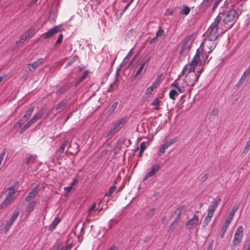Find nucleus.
<instances>
[{
    "label": "nucleus",
    "instance_id": "412c9836",
    "mask_svg": "<svg viewBox=\"0 0 250 250\" xmlns=\"http://www.w3.org/2000/svg\"><path fill=\"white\" fill-rule=\"evenodd\" d=\"M145 63H142L134 75V79L140 78L143 71Z\"/></svg>",
    "mask_w": 250,
    "mask_h": 250
},
{
    "label": "nucleus",
    "instance_id": "2eb2a0df",
    "mask_svg": "<svg viewBox=\"0 0 250 250\" xmlns=\"http://www.w3.org/2000/svg\"><path fill=\"white\" fill-rule=\"evenodd\" d=\"M221 201L222 200L220 197H217L216 200L213 202L212 204L208 207V213L213 215L214 211L216 210Z\"/></svg>",
    "mask_w": 250,
    "mask_h": 250
},
{
    "label": "nucleus",
    "instance_id": "72a5a7b5",
    "mask_svg": "<svg viewBox=\"0 0 250 250\" xmlns=\"http://www.w3.org/2000/svg\"><path fill=\"white\" fill-rule=\"evenodd\" d=\"M161 102V100L158 98L155 99L153 102H152L151 104L154 106V108L156 109H159V105Z\"/></svg>",
    "mask_w": 250,
    "mask_h": 250
},
{
    "label": "nucleus",
    "instance_id": "2f4dec72",
    "mask_svg": "<svg viewBox=\"0 0 250 250\" xmlns=\"http://www.w3.org/2000/svg\"><path fill=\"white\" fill-rule=\"evenodd\" d=\"M19 215V212L17 211H15L12 214V216L10 217L9 221H8L10 224H13Z\"/></svg>",
    "mask_w": 250,
    "mask_h": 250
},
{
    "label": "nucleus",
    "instance_id": "052dcab7",
    "mask_svg": "<svg viewBox=\"0 0 250 250\" xmlns=\"http://www.w3.org/2000/svg\"><path fill=\"white\" fill-rule=\"evenodd\" d=\"M159 84V83L157 81V80H156L151 85V87H152V88L154 89H155L156 88H157V87L158 86Z\"/></svg>",
    "mask_w": 250,
    "mask_h": 250
},
{
    "label": "nucleus",
    "instance_id": "0eeeda50",
    "mask_svg": "<svg viewBox=\"0 0 250 250\" xmlns=\"http://www.w3.org/2000/svg\"><path fill=\"white\" fill-rule=\"evenodd\" d=\"M216 45V40H210V39L207 38L202 42L201 46L202 49L209 53L215 48Z\"/></svg>",
    "mask_w": 250,
    "mask_h": 250
},
{
    "label": "nucleus",
    "instance_id": "4468645a",
    "mask_svg": "<svg viewBox=\"0 0 250 250\" xmlns=\"http://www.w3.org/2000/svg\"><path fill=\"white\" fill-rule=\"evenodd\" d=\"M161 168L160 164L153 165L150 170L148 171L144 177L143 181L146 180L148 178L154 176Z\"/></svg>",
    "mask_w": 250,
    "mask_h": 250
},
{
    "label": "nucleus",
    "instance_id": "e433bc0d",
    "mask_svg": "<svg viewBox=\"0 0 250 250\" xmlns=\"http://www.w3.org/2000/svg\"><path fill=\"white\" fill-rule=\"evenodd\" d=\"M190 10V8L187 5L183 6L182 12L184 15H188L189 13Z\"/></svg>",
    "mask_w": 250,
    "mask_h": 250
},
{
    "label": "nucleus",
    "instance_id": "a19ab883",
    "mask_svg": "<svg viewBox=\"0 0 250 250\" xmlns=\"http://www.w3.org/2000/svg\"><path fill=\"white\" fill-rule=\"evenodd\" d=\"M39 66V63H28V68L30 70H34Z\"/></svg>",
    "mask_w": 250,
    "mask_h": 250
},
{
    "label": "nucleus",
    "instance_id": "4d7b16f0",
    "mask_svg": "<svg viewBox=\"0 0 250 250\" xmlns=\"http://www.w3.org/2000/svg\"><path fill=\"white\" fill-rule=\"evenodd\" d=\"M154 90V89L151 86H149L147 88L146 90V94H150Z\"/></svg>",
    "mask_w": 250,
    "mask_h": 250
},
{
    "label": "nucleus",
    "instance_id": "f704fd0d",
    "mask_svg": "<svg viewBox=\"0 0 250 250\" xmlns=\"http://www.w3.org/2000/svg\"><path fill=\"white\" fill-rule=\"evenodd\" d=\"M250 149V141H247L242 151L243 154H246Z\"/></svg>",
    "mask_w": 250,
    "mask_h": 250
},
{
    "label": "nucleus",
    "instance_id": "6ab92c4d",
    "mask_svg": "<svg viewBox=\"0 0 250 250\" xmlns=\"http://www.w3.org/2000/svg\"><path fill=\"white\" fill-rule=\"evenodd\" d=\"M68 144V141L65 140L64 141L60 147L59 149L57 151V153L60 156H62V155L63 154L64 149Z\"/></svg>",
    "mask_w": 250,
    "mask_h": 250
},
{
    "label": "nucleus",
    "instance_id": "473e14b6",
    "mask_svg": "<svg viewBox=\"0 0 250 250\" xmlns=\"http://www.w3.org/2000/svg\"><path fill=\"white\" fill-rule=\"evenodd\" d=\"M36 202L34 201L31 202L29 205L26 207V210L29 212H32L35 206Z\"/></svg>",
    "mask_w": 250,
    "mask_h": 250
},
{
    "label": "nucleus",
    "instance_id": "4c0bfd02",
    "mask_svg": "<svg viewBox=\"0 0 250 250\" xmlns=\"http://www.w3.org/2000/svg\"><path fill=\"white\" fill-rule=\"evenodd\" d=\"M116 187L115 186H113L111 188H110L108 189V192L105 194V196L108 197H110L112 195L113 192L115 191Z\"/></svg>",
    "mask_w": 250,
    "mask_h": 250
},
{
    "label": "nucleus",
    "instance_id": "603ef678",
    "mask_svg": "<svg viewBox=\"0 0 250 250\" xmlns=\"http://www.w3.org/2000/svg\"><path fill=\"white\" fill-rule=\"evenodd\" d=\"M245 81V79L241 77L240 80L238 81V83L235 85V86H237V87L240 86Z\"/></svg>",
    "mask_w": 250,
    "mask_h": 250
},
{
    "label": "nucleus",
    "instance_id": "c03bdc74",
    "mask_svg": "<svg viewBox=\"0 0 250 250\" xmlns=\"http://www.w3.org/2000/svg\"><path fill=\"white\" fill-rule=\"evenodd\" d=\"M242 8H243V4H241L240 5H239L237 8V11H236V15H237V17L238 16V15H239L240 14H241V13L242 12Z\"/></svg>",
    "mask_w": 250,
    "mask_h": 250
},
{
    "label": "nucleus",
    "instance_id": "393cba45",
    "mask_svg": "<svg viewBox=\"0 0 250 250\" xmlns=\"http://www.w3.org/2000/svg\"><path fill=\"white\" fill-rule=\"evenodd\" d=\"M12 225L10 224V223H9L8 221L5 220L2 223L3 228L1 229H4L5 233H6L8 231Z\"/></svg>",
    "mask_w": 250,
    "mask_h": 250
},
{
    "label": "nucleus",
    "instance_id": "de8ad7c7",
    "mask_svg": "<svg viewBox=\"0 0 250 250\" xmlns=\"http://www.w3.org/2000/svg\"><path fill=\"white\" fill-rule=\"evenodd\" d=\"M155 208H151L150 209H149L147 213H146V215L149 216V217H151L153 215H154V212H155Z\"/></svg>",
    "mask_w": 250,
    "mask_h": 250
},
{
    "label": "nucleus",
    "instance_id": "3c124183",
    "mask_svg": "<svg viewBox=\"0 0 250 250\" xmlns=\"http://www.w3.org/2000/svg\"><path fill=\"white\" fill-rule=\"evenodd\" d=\"M174 13V10L171 9H167L165 15L166 16L172 15Z\"/></svg>",
    "mask_w": 250,
    "mask_h": 250
},
{
    "label": "nucleus",
    "instance_id": "37998d69",
    "mask_svg": "<svg viewBox=\"0 0 250 250\" xmlns=\"http://www.w3.org/2000/svg\"><path fill=\"white\" fill-rule=\"evenodd\" d=\"M118 103L117 102H115L109 108V110L112 112H113L115 109L117 108Z\"/></svg>",
    "mask_w": 250,
    "mask_h": 250
},
{
    "label": "nucleus",
    "instance_id": "13d9d810",
    "mask_svg": "<svg viewBox=\"0 0 250 250\" xmlns=\"http://www.w3.org/2000/svg\"><path fill=\"white\" fill-rule=\"evenodd\" d=\"M208 178V174L207 173H206L202 177V178L201 179V181L202 182H204L205 181H206L207 180Z\"/></svg>",
    "mask_w": 250,
    "mask_h": 250
},
{
    "label": "nucleus",
    "instance_id": "b1692460",
    "mask_svg": "<svg viewBox=\"0 0 250 250\" xmlns=\"http://www.w3.org/2000/svg\"><path fill=\"white\" fill-rule=\"evenodd\" d=\"M213 216V215L209 214L208 213H207V216L205 217L203 222V226L204 228H205L210 222L211 221V218Z\"/></svg>",
    "mask_w": 250,
    "mask_h": 250
},
{
    "label": "nucleus",
    "instance_id": "8fccbe9b",
    "mask_svg": "<svg viewBox=\"0 0 250 250\" xmlns=\"http://www.w3.org/2000/svg\"><path fill=\"white\" fill-rule=\"evenodd\" d=\"M118 222V221L117 220H116V219H111V220H110L109 222V227L110 228H112V227L114 225H115L116 223H117Z\"/></svg>",
    "mask_w": 250,
    "mask_h": 250
},
{
    "label": "nucleus",
    "instance_id": "9b49d317",
    "mask_svg": "<svg viewBox=\"0 0 250 250\" xmlns=\"http://www.w3.org/2000/svg\"><path fill=\"white\" fill-rule=\"evenodd\" d=\"M244 229L242 226H239L236 229L234 234L233 244L238 245L242 241L243 236Z\"/></svg>",
    "mask_w": 250,
    "mask_h": 250
},
{
    "label": "nucleus",
    "instance_id": "a878e982",
    "mask_svg": "<svg viewBox=\"0 0 250 250\" xmlns=\"http://www.w3.org/2000/svg\"><path fill=\"white\" fill-rule=\"evenodd\" d=\"M186 209L185 206H181L180 207L178 208L175 210V213H177V216L176 218H178L179 220L181 218V214L183 210H185Z\"/></svg>",
    "mask_w": 250,
    "mask_h": 250
},
{
    "label": "nucleus",
    "instance_id": "774afa93",
    "mask_svg": "<svg viewBox=\"0 0 250 250\" xmlns=\"http://www.w3.org/2000/svg\"><path fill=\"white\" fill-rule=\"evenodd\" d=\"M56 250H64L63 247L62 245H58L56 248Z\"/></svg>",
    "mask_w": 250,
    "mask_h": 250
},
{
    "label": "nucleus",
    "instance_id": "20e7f679",
    "mask_svg": "<svg viewBox=\"0 0 250 250\" xmlns=\"http://www.w3.org/2000/svg\"><path fill=\"white\" fill-rule=\"evenodd\" d=\"M44 114V111L42 109L39 110L33 116V117L21 128L20 131V134L23 133L26 129L29 128L32 125L35 124L37 121L41 119Z\"/></svg>",
    "mask_w": 250,
    "mask_h": 250
},
{
    "label": "nucleus",
    "instance_id": "c85d7f7f",
    "mask_svg": "<svg viewBox=\"0 0 250 250\" xmlns=\"http://www.w3.org/2000/svg\"><path fill=\"white\" fill-rule=\"evenodd\" d=\"M176 89H172L170 91L169 93V98L172 100L175 99V97L178 95V93Z\"/></svg>",
    "mask_w": 250,
    "mask_h": 250
},
{
    "label": "nucleus",
    "instance_id": "69168bd1",
    "mask_svg": "<svg viewBox=\"0 0 250 250\" xmlns=\"http://www.w3.org/2000/svg\"><path fill=\"white\" fill-rule=\"evenodd\" d=\"M72 247H73L72 244L70 243V244L67 245V246H66V247L64 250H70L71 249V248H72Z\"/></svg>",
    "mask_w": 250,
    "mask_h": 250
},
{
    "label": "nucleus",
    "instance_id": "423d86ee",
    "mask_svg": "<svg viewBox=\"0 0 250 250\" xmlns=\"http://www.w3.org/2000/svg\"><path fill=\"white\" fill-rule=\"evenodd\" d=\"M193 41V37L192 35L186 38L179 51V53L188 54Z\"/></svg>",
    "mask_w": 250,
    "mask_h": 250
},
{
    "label": "nucleus",
    "instance_id": "1a4fd4ad",
    "mask_svg": "<svg viewBox=\"0 0 250 250\" xmlns=\"http://www.w3.org/2000/svg\"><path fill=\"white\" fill-rule=\"evenodd\" d=\"M201 222V220L199 219V217L196 214H194L192 217L187 222L186 226L188 229H195Z\"/></svg>",
    "mask_w": 250,
    "mask_h": 250
},
{
    "label": "nucleus",
    "instance_id": "e2e57ef3",
    "mask_svg": "<svg viewBox=\"0 0 250 250\" xmlns=\"http://www.w3.org/2000/svg\"><path fill=\"white\" fill-rule=\"evenodd\" d=\"M132 2H130V1L129 2H128L125 6V7L124 8L123 10H122V13H124L125 12L126 9L128 8V7L130 6V4Z\"/></svg>",
    "mask_w": 250,
    "mask_h": 250
},
{
    "label": "nucleus",
    "instance_id": "a18cd8bd",
    "mask_svg": "<svg viewBox=\"0 0 250 250\" xmlns=\"http://www.w3.org/2000/svg\"><path fill=\"white\" fill-rule=\"evenodd\" d=\"M165 35V31L164 30L162 29L161 28H160V29L158 30V31L157 32L156 34V38L159 37H162L164 36Z\"/></svg>",
    "mask_w": 250,
    "mask_h": 250
},
{
    "label": "nucleus",
    "instance_id": "bb28decb",
    "mask_svg": "<svg viewBox=\"0 0 250 250\" xmlns=\"http://www.w3.org/2000/svg\"><path fill=\"white\" fill-rule=\"evenodd\" d=\"M37 158L36 155L30 154L26 161V164L29 165L35 162Z\"/></svg>",
    "mask_w": 250,
    "mask_h": 250
},
{
    "label": "nucleus",
    "instance_id": "0e129e2a",
    "mask_svg": "<svg viewBox=\"0 0 250 250\" xmlns=\"http://www.w3.org/2000/svg\"><path fill=\"white\" fill-rule=\"evenodd\" d=\"M221 1L222 0H215L213 6L214 7H217Z\"/></svg>",
    "mask_w": 250,
    "mask_h": 250
},
{
    "label": "nucleus",
    "instance_id": "c9c22d12",
    "mask_svg": "<svg viewBox=\"0 0 250 250\" xmlns=\"http://www.w3.org/2000/svg\"><path fill=\"white\" fill-rule=\"evenodd\" d=\"M90 73V71L89 70H86L83 74L82 76L79 78L78 80V83H80L83 81L87 76V75Z\"/></svg>",
    "mask_w": 250,
    "mask_h": 250
},
{
    "label": "nucleus",
    "instance_id": "4be33fe9",
    "mask_svg": "<svg viewBox=\"0 0 250 250\" xmlns=\"http://www.w3.org/2000/svg\"><path fill=\"white\" fill-rule=\"evenodd\" d=\"M67 104V101L64 99L61 101L56 106V109L57 110H62Z\"/></svg>",
    "mask_w": 250,
    "mask_h": 250
},
{
    "label": "nucleus",
    "instance_id": "9d476101",
    "mask_svg": "<svg viewBox=\"0 0 250 250\" xmlns=\"http://www.w3.org/2000/svg\"><path fill=\"white\" fill-rule=\"evenodd\" d=\"M173 85L176 87L179 93L185 92L188 87L190 86L187 83L185 78L184 79H179L173 83Z\"/></svg>",
    "mask_w": 250,
    "mask_h": 250
},
{
    "label": "nucleus",
    "instance_id": "f8f14e48",
    "mask_svg": "<svg viewBox=\"0 0 250 250\" xmlns=\"http://www.w3.org/2000/svg\"><path fill=\"white\" fill-rule=\"evenodd\" d=\"M208 58V56L206 54L204 53L202 51L198 49L196 55L192 60V62H205Z\"/></svg>",
    "mask_w": 250,
    "mask_h": 250
},
{
    "label": "nucleus",
    "instance_id": "ddd939ff",
    "mask_svg": "<svg viewBox=\"0 0 250 250\" xmlns=\"http://www.w3.org/2000/svg\"><path fill=\"white\" fill-rule=\"evenodd\" d=\"M61 25L55 26L47 32L42 34V37L44 39H49L60 32L61 31Z\"/></svg>",
    "mask_w": 250,
    "mask_h": 250
},
{
    "label": "nucleus",
    "instance_id": "680f3d73",
    "mask_svg": "<svg viewBox=\"0 0 250 250\" xmlns=\"http://www.w3.org/2000/svg\"><path fill=\"white\" fill-rule=\"evenodd\" d=\"M72 188H73L72 186H71L70 185V186L64 187V190H65V191H67V192H70Z\"/></svg>",
    "mask_w": 250,
    "mask_h": 250
},
{
    "label": "nucleus",
    "instance_id": "5701e85b",
    "mask_svg": "<svg viewBox=\"0 0 250 250\" xmlns=\"http://www.w3.org/2000/svg\"><path fill=\"white\" fill-rule=\"evenodd\" d=\"M36 33L35 29L31 28L27 30L26 32L24 33V34L27 38L29 39L32 37Z\"/></svg>",
    "mask_w": 250,
    "mask_h": 250
},
{
    "label": "nucleus",
    "instance_id": "a211bd4d",
    "mask_svg": "<svg viewBox=\"0 0 250 250\" xmlns=\"http://www.w3.org/2000/svg\"><path fill=\"white\" fill-rule=\"evenodd\" d=\"M14 199V197L6 196L3 202L0 204V209L6 207L8 204L11 203Z\"/></svg>",
    "mask_w": 250,
    "mask_h": 250
},
{
    "label": "nucleus",
    "instance_id": "c756f323",
    "mask_svg": "<svg viewBox=\"0 0 250 250\" xmlns=\"http://www.w3.org/2000/svg\"><path fill=\"white\" fill-rule=\"evenodd\" d=\"M25 121L23 120V119L18 121L14 125V128L16 129H18L21 128L22 125L24 124Z\"/></svg>",
    "mask_w": 250,
    "mask_h": 250
},
{
    "label": "nucleus",
    "instance_id": "f257e3e1",
    "mask_svg": "<svg viewBox=\"0 0 250 250\" xmlns=\"http://www.w3.org/2000/svg\"><path fill=\"white\" fill-rule=\"evenodd\" d=\"M203 63H187L182 70V74L186 75L187 83L193 86L197 82L202 72Z\"/></svg>",
    "mask_w": 250,
    "mask_h": 250
},
{
    "label": "nucleus",
    "instance_id": "6e6d98bb",
    "mask_svg": "<svg viewBox=\"0 0 250 250\" xmlns=\"http://www.w3.org/2000/svg\"><path fill=\"white\" fill-rule=\"evenodd\" d=\"M146 148L145 143L144 142H142L140 144V151L144 152Z\"/></svg>",
    "mask_w": 250,
    "mask_h": 250
},
{
    "label": "nucleus",
    "instance_id": "7ed1b4c3",
    "mask_svg": "<svg viewBox=\"0 0 250 250\" xmlns=\"http://www.w3.org/2000/svg\"><path fill=\"white\" fill-rule=\"evenodd\" d=\"M127 121V118L126 117H124L121 118L119 120L115 121L112 124V126L109 131L107 135V137H109L116 133H117L120 129L122 128L124 125Z\"/></svg>",
    "mask_w": 250,
    "mask_h": 250
},
{
    "label": "nucleus",
    "instance_id": "5fc2aeb1",
    "mask_svg": "<svg viewBox=\"0 0 250 250\" xmlns=\"http://www.w3.org/2000/svg\"><path fill=\"white\" fill-rule=\"evenodd\" d=\"M177 141V138L176 137L173 138L168 141H167L170 144V146L172 145L173 144H174L175 142H176Z\"/></svg>",
    "mask_w": 250,
    "mask_h": 250
},
{
    "label": "nucleus",
    "instance_id": "aec40b11",
    "mask_svg": "<svg viewBox=\"0 0 250 250\" xmlns=\"http://www.w3.org/2000/svg\"><path fill=\"white\" fill-rule=\"evenodd\" d=\"M179 220L178 218H175V220L170 224L167 229L168 232H172L176 227Z\"/></svg>",
    "mask_w": 250,
    "mask_h": 250
},
{
    "label": "nucleus",
    "instance_id": "39448f33",
    "mask_svg": "<svg viewBox=\"0 0 250 250\" xmlns=\"http://www.w3.org/2000/svg\"><path fill=\"white\" fill-rule=\"evenodd\" d=\"M238 17L236 11L230 10L224 15L223 22L224 24L231 26L236 21Z\"/></svg>",
    "mask_w": 250,
    "mask_h": 250
},
{
    "label": "nucleus",
    "instance_id": "cd10ccee",
    "mask_svg": "<svg viewBox=\"0 0 250 250\" xmlns=\"http://www.w3.org/2000/svg\"><path fill=\"white\" fill-rule=\"evenodd\" d=\"M34 109V108L33 107H30V108H29L26 111V112H25L24 115L23 116V118H26V119H29L30 117V116H31L32 113L33 112Z\"/></svg>",
    "mask_w": 250,
    "mask_h": 250
},
{
    "label": "nucleus",
    "instance_id": "09e8293b",
    "mask_svg": "<svg viewBox=\"0 0 250 250\" xmlns=\"http://www.w3.org/2000/svg\"><path fill=\"white\" fill-rule=\"evenodd\" d=\"M212 0H204L201 3V5L205 6H208L209 4L210 3Z\"/></svg>",
    "mask_w": 250,
    "mask_h": 250
},
{
    "label": "nucleus",
    "instance_id": "58836bf2",
    "mask_svg": "<svg viewBox=\"0 0 250 250\" xmlns=\"http://www.w3.org/2000/svg\"><path fill=\"white\" fill-rule=\"evenodd\" d=\"M126 38H133L134 37V29H131L129 30L126 34Z\"/></svg>",
    "mask_w": 250,
    "mask_h": 250
},
{
    "label": "nucleus",
    "instance_id": "f3484780",
    "mask_svg": "<svg viewBox=\"0 0 250 250\" xmlns=\"http://www.w3.org/2000/svg\"><path fill=\"white\" fill-rule=\"evenodd\" d=\"M38 189V188L37 187L33 188L26 197L25 201L29 202L32 199L34 198L37 193Z\"/></svg>",
    "mask_w": 250,
    "mask_h": 250
},
{
    "label": "nucleus",
    "instance_id": "79ce46f5",
    "mask_svg": "<svg viewBox=\"0 0 250 250\" xmlns=\"http://www.w3.org/2000/svg\"><path fill=\"white\" fill-rule=\"evenodd\" d=\"M250 74V68H247L243 74L242 76H241L242 78L245 79L246 80V78L248 77Z\"/></svg>",
    "mask_w": 250,
    "mask_h": 250
},
{
    "label": "nucleus",
    "instance_id": "dca6fc26",
    "mask_svg": "<svg viewBox=\"0 0 250 250\" xmlns=\"http://www.w3.org/2000/svg\"><path fill=\"white\" fill-rule=\"evenodd\" d=\"M18 183H15L9 187L6 191V196L10 197H14V195L18 190Z\"/></svg>",
    "mask_w": 250,
    "mask_h": 250
},
{
    "label": "nucleus",
    "instance_id": "f03ea898",
    "mask_svg": "<svg viewBox=\"0 0 250 250\" xmlns=\"http://www.w3.org/2000/svg\"><path fill=\"white\" fill-rule=\"evenodd\" d=\"M221 14L215 19L214 21L211 24L207 31V37L210 40H216L219 36L218 25L222 19Z\"/></svg>",
    "mask_w": 250,
    "mask_h": 250
},
{
    "label": "nucleus",
    "instance_id": "6e6552de",
    "mask_svg": "<svg viewBox=\"0 0 250 250\" xmlns=\"http://www.w3.org/2000/svg\"><path fill=\"white\" fill-rule=\"evenodd\" d=\"M238 205H235L233 207V208H232L231 210L229 213V216L228 217V219L226 220L223 226H222L221 234L222 238H223L224 234L226 232L228 226H229L230 222L233 219V216L234 215L235 212L238 209Z\"/></svg>",
    "mask_w": 250,
    "mask_h": 250
},
{
    "label": "nucleus",
    "instance_id": "49530a36",
    "mask_svg": "<svg viewBox=\"0 0 250 250\" xmlns=\"http://www.w3.org/2000/svg\"><path fill=\"white\" fill-rule=\"evenodd\" d=\"M28 39L26 38V37L25 36V35L23 33L20 37V38L19 40V42L23 43L26 40H28Z\"/></svg>",
    "mask_w": 250,
    "mask_h": 250
},
{
    "label": "nucleus",
    "instance_id": "338daca9",
    "mask_svg": "<svg viewBox=\"0 0 250 250\" xmlns=\"http://www.w3.org/2000/svg\"><path fill=\"white\" fill-rule=\"evenodd\" d=\"M213 242H210L208 247L207 250H212Z\"/></svg>",
    "mask_w": 250,
    "mask_h": 250
},
{
    "label": "nucleus",
    "instance_id": "7c9ffc66",
    "mask_svg": "<svg viewBox=\"0 0 250 250\" xmlns=\"http://www.w3.org/2000/svg\"><path fill=\"white\" fill-rule=\"evenodd\" d=\"M61 219L57 217L56 218L53 222L50 224L49 227L50 229H54L56 228V227L57 226V225L59 224V223L60 222Z\"/></svg>",
    "mask_w": 250,
    "mask_h": 250
},
{
    "label": "nucleus",
    "instance_id": "864d4df0",
    "mask_svg": "<svg viewBox=\"0 0 250 250\" xmlns=\"http://www.w3.org/2000/svg\"><path fill=\"white\" fill-rule=\"evenodd\" d=\"M63 39V35L61 34L56 41V44H60L62 43Z\"/></svg>",
    "mask_w": 250,
    "mask_h": 250
},
{
    "label": "nucleus",
    "instance_id": "ea45409f",
    "mask_svg": "<svg viewBox=\"0 0 250 250\" xmlns=\"http://www.w3.org/2000/svg\"><path fill=\"white\" fill-rule=\"evenodd\" d=\"M166 149H167L166 148H165V147L164 146H163V145L162 144L160 146V148L159 149V151L158 152V155L159 156H161V155L162 154H164L165 152V150Z\"/></svg>",
    "mask_w": 250,
    "mask_h": 250
},
{
    "label": "nucleus",
    "instance_id": "bf43d9fd",
    "mask_svg": "<svg viewBox=\"0 0 250 250\" xmlns=\"http://www.w3.org/2000/svg\"><path fill=\"white\" fill-rule=\"evenodd\" d=\"M96 208V203H94L92 206L89 208V209L88 210V213H90V212Z\"/></svg>",
    "mask_w": 250,
    "mask_h": 250
}]
</instances>
